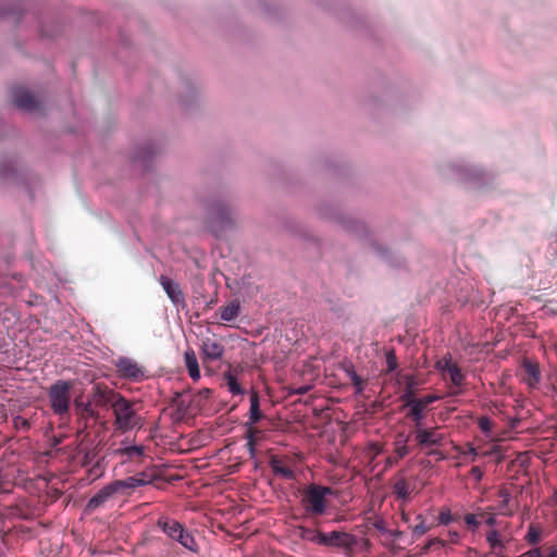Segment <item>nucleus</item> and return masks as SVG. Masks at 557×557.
Wrapping results in <instances>:
<instances>
[{"label": "nucleus", "instance_id": "nucleus-31", "mask_svg": "<svg viewBox=\"0 0 557 557\" xmlns=\"http://www.w3.org/2000/svg\"><path fill=\"white\" fill-rule=\"evenodd\" d=\"M386 366H387V372H393L397 369L398 362L396 354L393 349L386 351Z\"/></svg>", "mask_w": 557, "mask_h": 557}, {"label": "nucleus", "instance_id": "nucleus-28", "mask_svg": "<svg viewBox=\"0 0 557 557\" xmlns=\"http://www.w3.org/2000/svg\"><path fill=\"white\" fill-rule=\"evenodd\" d=\"M299 535L302 540H306V541H309V542L320 545L322 532L301 527L299 529Z\"/></svg>", "mask_w": 557, "mask_h": 557}, {"label": "nucleus", "instance_id": "nucleus-27", "mask_svg": "<svg viewBox=\"0 0 557 557\" xmlns=\"http://www.w3.org/2000/svg\"><path fill=\"white\" fill-rule=\"evenodd\" d=\"M447 373L449 374L450 382L455 387L459 388L462 386L465 382V374L457 363L455 366H449Z\"/></svg>", "mask_w": 557, "mask_h": 557}, {"label": "nucleus", "instance_id": "nucleus-13", "mask_svg": "<svg viewBox=\"0 0 557 557\" xmlns=\"http://www.w3.org/2000/svg\"><path fill=\"white\" fill-rule=\"evenodd\" d=\"M351 536L345 532L333 531L330 533H322L320 545L345 547L350 543Z\"/></svg>", "mask_w": 557, "mask_h": 557}, {"label": "nucleus", "instance_id": "nucleus-25", "mask_svg": "<svg viewBox=\"0 0 557 557\" xmlns=\"http://www.w3.org/2000/svg\"><path fill=\"white\" fill-rule=\"evenodd\" d=\"M221 320L225 322H231L235 320L240 311V306L237 301H232L226 306H223L219 309Z\"/></svg>", "mask_w": 557, "mask_h": 557}, {"label": "nucleus", "instance_id": "nucleus-19", "mask_svg": "<svg viewBox=\"0 0 557 557\" xmlns=\"http://www.w3.org/2000/svg\"><path fill=\"white\" fill-rule=\"evenodd\" d=\"M264 418V414L260 410V398L259 394L256 391H251L250 393V409H249V419L246 422L247 424H256L261 419Z\"/></svg>", "mask_w": 557, "mask_h": 557}, {"label": "nucleus", "instance_id": "nucleus-53", "mask_svg": "<svg viewBox=\"0 0 557 557\" xmlns=\"http://www.w3.org/2000/svg\"><path fill=\"white\" fill-rule=\"evenodd\" d=\"M554 500L557 502V491L554 493Z\"/></svg>", "mask_w": 557, "mask_h": 557}, {"label": "nucleus", "instance_id": "nucleus-38", "mask_svg": "<svg viewBox=\"0 0 557 557\" xmlns=\"http://www.w3.org/2000/svg\"><path fill=\"white\" fill-rule=\"evenodd\" d=\"M455 364L456 363H453L450 361V358H443L442 360L437 361L436 368L438 370H441L442 372L447 373L448 372V367L449 366H455Z\"/></svg>", "mask_w": 557, "mask_h": 557}, {"label": "nucleus", "instance_id": "nucleus-41", "mask_svg": "<svg viewBox=\"0 0 557 557\" xmlns=\"http://www.w3.org/2000/svg\"><path fill=\"white\" fill-rule=\"evenodd\" d=\"M351 383L357 387V391H362L363 380L356 372H352L351 374Z\"/></svg>", "mask_w": 557, "mask_h": 557}, {"label": "nucleus", "instance_id": "nucleus-16", "mask_svg": "<svg viewBox=\"0 0 557 557\" xmlns=\"http://www.w3.org/2000/svg\"><path fill=\"white\" fill-rule=\"evenodd\" d=\"M270 467L276 476H280L284 480L295 479L294 470L288 466L284 465V462L275 456L271 457Z\"/></svg>", "mask_w": 557, "mask_h": 557}, {"label": "nucleus", "instance_id": "nucleus-1", "mask_svg": "<svg viewBox=\"0 0 557 557\" xmlns=\"http://www.w3.org/2000/svg\"><path fill=\"white\" fill-rule=\"evenodd\" d=\"M94 401L97 406L106 407L111 405L115 414V422L120 430L126 431L134 426L135 410L132 403L126 400L120 394L101 385L96 386Z\"/></svg>", "mask_w": 557, "mask_h": 557}, {"label": "nucleus", "instance_id": "nucleus-39", "mask_svg": "<svg viewBox=\"0 0 557 557\" xmlns=\"http://www.w3.org/2000/svg\"><path fill=\"white\" fill-rule=\"evenodd\" d=\"M465 522L467 525L473 528V529H476L479 527V521L476 520V517L475 515L473 513H468L465 516Z\"/></svg>", "mask_w": 557, "mask_h": 557}, {"label": "nucleus", "instance_id": "nucleus-20", "mask_svg": "<svg viewBox=\"0 0 557 557\" xmlns=\"http://www.w3.org/2000/svg\"><path fill=\"white\" fill-rule=\"evenodd\" d=\"M238 368H233L224 373L225 384L233 395H243L245 393V389L238 383Z\"/></svg>", "mask_w": 557, "mask_h": 557}, {"label": "nucleus", "instance_id": "nucleus-7", "mask_svg": "<svg viewBox=\"0 0 557 557\" xmlns=\"http://www.w3.org/2000/svg\"><path fill=\"white\" fill-rule=\"evenodd\" d=\"M13 102L17 108L28 112L41 111V104L37 98L24 88H15L13 90Z\"/></svg>", "mask_w": 557, "mask_h": 557}, {"label": "nucleus", "instance_id": "nucleus-35", "mask_svg": "<svg viewBox=\"0 0 557 557\" xmlns=\"http://www.w3.org/2000/svg\"><path fill=\"white\" fill-rule=\"evenodd\" d=\"M453 521L451 512L448 508H444L440 511L438 523L447 525Z\"/></svg>", "mask_w": 557, "mask_h": 557}, {"label": "nucleus", "instance_id": "nucleus-6", "mask_svg": "<svg viewBox=\"0 0 557 557\" xmlns=\"http://www.w3.org/2000/svg\"><path fill=\"white\" fill-rule=\"evenodd\" d=\"M441 397L437 395H425L423 397L411 400L409 405L406 406V408H409L406 417L412 420L416 426L422 425V421L425 417L424 410L429 405L435 403Z\"/></svg>", "mask_w": 557, "mask_h": 557}, {"label": "nucleus", "instance_id": "nucleus-49", "mask_svg": "<svg viewBox=\"0 0 557 557\" xmlns=\"http://www.w3.org/2000/svg\"><path fill=\"white\" fill-rule=\"evenodd\" d=\"M485 522L487 525L493 527L496 523V518L494 516H490Z\"/></svg>", "mask_w": 557, "mask_h": 557}, {"label": "nucleus", "instance_id": "nucleus-17", "mask_svg": "<svg viewBox=\"0 0 557 557\" xmlns=\"http://www.w3.org/2000/svg\"><path fill=\"white\" fill-rule=\"evenodd\" d=\"M417 386H418V381L413 375L408 374L405 376V389L400 396V400L403 403L404 408H406V406L409 405V403L411 400H414L417 398L416 397Z\"/></svg>", "mask_w": 557, "mask_h": 557}, {"label": "nucleus", "instance_id": "nucleus-24", "mask_svg": "<svg viewBox=\"0 0 557 557\" xmlns=\"http://www.w3.org/2000/svg\"><path fill=\"white\" fill-rule=\"evenodd\" d=\"M486 542L491 547V552L497 556H503V550L505 549V543L500 537V534L497 530H491L486 533Z\"/></svg>", "mask_w": 557, "mask_h": 557}, {"label": "nucleus", "instance_id": "nucleus-51", "mask_svg": "<svg viewBox=\"0 0 557 557\" xmlns=\"http://www.w3.org/2000/svg\"><path fill=\"white\" fill-rule=\"evenodd\" d=\"M84 412L90 417H92L95 413H94V410L90 408V405H87L85 406L84 408Z\"/></svg>", "mask_w": 557, "mask_h": 557}, {"label": "nucleus", "instance_id": "nucleus-22", "mask_svg": "<svg viewBox=\"0 0 557 557\" xmlns=\"http://www.w3.org/2000/svg\"><path fill=\"white\" fill-rule=\"evenodd\" d=\"M116 368L119 373L124 377H136L139 373L137 363L127 358H120L116 361Z\"/></svg>", "mask_w": 557, "mask_h": 557}, {"label": "nucleus", "instance_id": "nucleus-45", "mask_svg": "<svg viewBox=\"0 0 557 557\" xmlns=\"http://www.w3.org/2000/svg\"><path fill=\"white\" fill-rule=\"evenodd\" d=\"M149 153V154H156V150L153 149H150L148 147H141V154H140V158H141V168L144 166V161H145V158H146V154Z\"/></svg>", "mask_w": 557, "mask_h": 557}, {"label": "nucleus", "instance_id": "nucleus-48", "mask_svg": "<svg viewBox=\"0 0 557 557\" xmlns=\"http://www.w3.org/2000/svg\"><path fill=\"white\" fill-rule=\"evenodd\" d=\"M448 536H449L450 542H453V543H457L459 540V534H458V532H455V531H449Z\"/></svg>", "mask_w": 557, "mask_h": 557}, {"label": "nucleus", "instance_id": "nucleus-15", "mask_svg": "<svg viewBox=\"0 0 557 557\" xmlns=\"http://www.w3.org/2000/svg\"><path fill=\"white\" fill-rule=\"evenodd\" d=\"M113 496V492L110 485H106L98 493H96L87 503L86 509L88 511H94L99 507H102L106 502Z\"/></svg>", "mask_w": 557, "mask_h": 557}, {"label": "nucleus", "instance_id": "nucleus-26", "mask_svg": "<svg viewBox=\"0 0 557 557\" xmlns=\"http://www.w3.org/2000/svg\"><path fill=\"white\" fill-rule=\"evenodd\" d=\"M499 497L502 498V502L497 508L498 513L503 516H512L515 512V509L509 505L510 503V493L506 488H502L498 492Z\"/></svg>", "mask_w": 557, "mask_h": 557}, {"label": "nucleus", "instance_id": "nucleus-34", "mask_svg": "<svg viewBox=\"0 0 557 557\" xmlns=\"http://www.w3.org/2000/svg\"><path fill=\"white\" fill-rule=\"evenodd\" d=\"M13 424H14L15 429L23 430V431H27L30 428L29 421L21 416H16L13 419Z\"/></svg>", "mask_w": 557, "mask_h": 557}, {"label": "nucleus", "instance_id": "nucleus-42", "mask_svg": "<svg viewBox=\"0 0 557 557\" xmlns=\"http://www.w3.org/2000/svg\"><path fill=\"white\" fill-rule=\"evenodd\" d=\"M470 474L478 481L480 482L483 478V471L481 470L480 467H472L471 470H470Z\"/></svg>", "mask_w": 557, "mask_h": 557}, {"label": "nucleus", "instance_id": "nucleus-5", "mask_svg": "<svg viewBox=\"0 0 557 557\" xmlns=\"http://www.w3.org/2000/svg\"><path fill=\"white\" fill-rule=\"evenodd\" d=\"M159 525L169 537L177 541L182 546L190 550H195L196 542L194 536L185 530V528L177 521H159Z\"/></svg>", "mask_w": 557, "mask_h": 557}, {"label": "nucleus", "instance_id": "nucleus-29", "mask_svg": "<svg viewBox=\"0 0 557 557\" xmlns=\"http://www.w3.org/2000/svg\"><path fill=\"white\" fill-rule=\"evenodd\" d=\"M247 430H246V438L247 441H250V442H256L258 443L262 436H263V431H261L260 429H258L257 426H255V424H245Z\"/></svg>", "mask_w": 557, "mask_h": 557}, {"label": "nucleus", "instance_id": "nucleus-46", "mask_svg": "<svg viewBox=\"0 0 557 557\" xmlns=\"http://www.w3.org/2000/svg\"><path fill=\"white\" fill-rule=\"evenodd\" d=\"M442 546H444V541L441 539H434L429 542V548Z\"/></svg>", "mask_w": 557, "mask_h": 557}, {"label": "nucleus", "instance_id": "nucleus-3", "mask_svg": "<svg viewBox=\"0 0 557 557\" xmlns=\"http://www.w3.org/2000/svg\"><path fill=\"white\" fill-rule=\"evenodd\" d=\"M73 386L72 381L59 380L49 387L48 396L53 413L63 417L69 412Z\"/></svg>", "mask_w": 557, "mask_h": 557}, {"label": "nucleus", "instance_id": "nucleus-11", "mask_svg": "<svg viewBox=\"0 0 557 557\" xmlns=\"http://www.w3.org/2000/svg\"><path fill=\"white\" fill-rule=\"evenodd\" d=\"M201 350L205 359L215 361L223 357L225 348L215 337H206L202 339Z\"/></svg>", "mask_w": 557, "mask_h": 557}, {"label": "nucleus", "instance_id": "nucleus-18", "mask_svg": "<svg viewBox=\"0 0 557 557\" xmlns=\"http://www.w3.org/2000/svg\"><path fill=\"white\" fill-rule=\"evenodd\" d=\"M411 433L406 434L405 432H398L395 435L393 446V453L397 455V457L405 458L410 453V447L408 446V442L410 440Z\"/></svg>", "mask_w": 557, "mask_h": 557}, {"label": "nucleus", "instance_id": "nucleus-52", "mask_svg": "<svg viewBox=\"0 0 557 557\" xmlns=\"http://www.w3.org/2000/svg\"><path fill=\"white\" fill-rule=\"evenodd\" d=\"M306 392H307V388H300V389L298 391V394H305Z\"/></svg>", "mask_w": 557, "mask_h": 557}, {"label": "nucleus", "instance_id": "nucleus-36", "mask_svg": "<svg viewBox=\"0 0 557 557\" xmlns=\"http://www.w3.org/2000/svg\"><path fill=\"white\" fill-rule=\"evenodd\" d=\"M418 519H420L421 521L413 528V533L417 536H421L429 531V528L425 525L424 520L422 519L421 516H419Z\"/></svg>", "mask_w": 557, "mask_h": 557}, {"label": "nucleus", "instance_id": "nucleus-23", "mask_svg": "<svg viewBox=\"0 0 557 557\" xmlns=\"http://www.w3.org/2000/svg\"><path fill=\"white\" fill-rule=\"evenodd\" d=\"M412 492V487L410 483L403 476L396 478L393 484V493L397 498L401 500H408L410 494Z\"/></svg>", "mask_w": 557, "mask_h": 557}, {"label": "nucleus", "instance_id": "nucleus-2", "mask_svg": "<svg viewBox=\"0 0 557 557\" xmlns=\"http://www.w3.org/2000/svg\"><path fill=\"white\" fill-rule=\"evenodd\" d=\"M333 490L329 486L319 484H309L301 491L300 505L308 518L315 519L324 516L329 508L327 495H332Z\"/></svg>", "mask_w": 557, "mask_h": 557}, {"label": "nucleus", "instance_id": "nucleus-54", "mask_svg": "<svg viewBox=\"0 0 557 557\" xmlns=\"http://www.w3.org/2000/svg\"><path fill=\"white\" fill-rule=\"evenodd\" d=\"M0 557H3V556L0 554Z\"/></svg>", "mask_w": 557, "mask_h": 557}, {"label": "nucleus", "instance_id": "nucleus-44", "mask_svg": "<svg viewBox=\"0 0 557 557\" xmlns=\"http://www.w3.org/2000/svg\"><path fill=\"white\" fill-rule=\"evenodd\" d=\"M524 556L525 557H544L543 554H542L541 548H539V547L528 550L524 554Z\"/></svg>", "mask_w": 557, "mask_h": 557}, {"label": "nucleus", "instance_id": "nucleus-9", "mask_svg": "<svg viewBox=\"0 0 557 557\" xmlns=\"http://www.w3.org/2000/svg\"><path fill=\"white\" fill-rule=\"evenodd\" d=\"M160 284L175 307L184 308L186 306L185 295L177 282L173 281L169 276L161 275Z\"/></svg>", "mask_w": 557, "mask_h": 557}, {"label": "nucleus", "instance_id": "nucleus-50", "mask_svg": "<svg viewBox=\"0 0 557 557\" xmlns=\"http://www.w3.org/2000/svg\"><path fill=\"white\" fill-rule=\"evenodd\" d=\"M544 557H557V548L550 547L549 553L547 554V556H544Z\"/></svg>", "mask_w": 557, "mask_h": 557}, {"label": "nucleus", "instance_id": "nucleus-12", "mask_svg": "<svg viewBox=\"0 0 557 557\" xmlns=\"http://www.w3.org/2000/svg\"><path fill=\"white\" fill-rule=\"evenodd\" d=\"M113 495H122L128 496L135 492L137 486H139V479L136 476H129L124 480H116L109 484Z\"/></svg>", "mask_w": 557, "mask_h": 557}, {"label": "nucleus", "instance_id": "nucleus-21", "mask_svg": "<svg viewBox=\"0 0 557 557\" xmlns=\"http://www.w3.org/2000/svg\"><path fill=\"white\" fill-rule=\"evenodd\" d=\"M184 359H185V366H186V368L188 370L189 376L194 381L199 380L200 379L199 364H198V360H197L196 354H195V351L191 348H188L185 351Z\"/></svg>", "mask_w": 557, "mask_h": 557}, {"label": "nucleus", "instance_id": "nucleus-4", "mask_svg": "<svg viewBox=\"0 0 557 557\" xmlns=\"http://www.w3.org/2000/svg\"><path fill=\"white\" fill-rule=\"evenodd\" d=\"M147 461L151 462V458L144 456L141 450V466L145 467V470L141 471V497H146L153 488L163 490L170 482L160 466L149 467Z\"/></svg>", "mask_w": 557, "mask_h": 557}, {"label": "nucleus", "instance_id": "nucleus-37", "mask_svg": "<svg viewBox=\"0 0 557 557\" xmlns=\"http://www.w3.org/2000/svg\"><path fill=\"white\" fill-rule=\"evenodd\" d=\"M384 451V445L382 443H371L369 445V453L373 455V457H376L377 455L382 454Z\"/></svg>", "mask_w": 557, "mask_h": 557}, {"label": "nucleus", "instance_id": "nucleus-30", "mask_svg": "<svg viewBox=\"0 0 557 557\" xmlns=\"http://www.w3.org/2000/svg\"><path fill=\"white\" fill-rule=\"evenodd\" d=\"M541 535H542L541 530L539 528H536L535 525L531 524L529 527L528 533L525 535V540L529 544L535 545L541 541Z\"/></svg>", "mask_w": 557, "mask_h": 557}, {"label": "nucleus", "instance_id": "nucleus-47", "mask_svg": "<svg viewBox=\"0 0 557 557\" xmlns=\"http://www.w3.org/2000/svg\"><path fill=\"white\" fill-rule=\"evenodd\" d=\"M257 444H258V443H256V442L247 441L246 446L248 447V450H249V454H250V456H251V457H253V456H255V454H256V445H257Z\"/></svg>", "mask_w": 557, "mask_h": 557}, {"label": "nucleus", "instance_id": "nucleus-14", "mask_svg": "<svg viewBox=\"0 0 557 557\" xmlns=\"http://www.w3.org/2000/svg\"><path fill=\"white\" fill-rule=\"evenodd\" d=\"M523 381L530 386L534 387L541 380V372L539 364L528 359L522 363Z\"/></svg>", "mask_w": 557, "mask_h": 557}, {"label": "nucleus", "instance_id": "nucleus-43", "mask_svg": "<svg viewBox=\"0 0 557 557\" xmlns=\"http://www.w3.org/2000/svg\"><path fill=\"white\" fill-rule=\"evenodd\" d=\"M123 454H126L128 456L133 455H139V447L138 446H129L122 450Z\"/></svg>", "mask_w": 557, "mask_h": 557}, {"label": "nucleus", "instance_id": "nucleus-10", "mask_svg": "<svg viewBox=\"0 0 557 557\" xmlns=\"http://www.w3.org/2000/svg\"><path fill=\"white\" fill-rule=\"evenodd\" d=\"M211 215V230L218 235L220 231L224 230L226 226L231 225V211L224 205H218L213 208Z\"/></svg>", "mask_w": 557, "mask_h": 557}, {"label": "nucleus", "instance_id": "nucleus-32", "mask_svg": "<svg viewBox=\"0 0 557 557\" xmlns=\"http://www.w3.org/2000/svg\"><path fill=\"white\" fill-rule=\"evenodd\" d=\"M478 425L483 433L488 434L492 431L493 421L488 417L482 416L478 419Z\"/></svg>", "mask_w": 557, "mask_h": 557}, {"label": "nucleus", "instance_id": "nucleus-40", "mask_svg": "<svg viewBox=\"0 0 557 557\" xmlns=\"http://www.w3.org/2000/svg\"><path fill=\"white\" fill-rule=\"evenodd\" d=\"M401 459L403 457H397V455L393 453V455L388 456L385 459V468H392L393 466L397 465Z\"/></svg>", "mask_w": 557, "mask_h": 557}, {"label": "nucleus", "instance_id": "nucleus-8", "mask_svg": "<svg viewBox=\"0 0 557 557\" xmlns=\"http://www.w3.org/2000/svg\"><path fill=\"white\" fill-rule=\"evenodd\" d=\"M414 440L420 447L440 446L444 436L437 432V428L416 426Z\"/></svg>", "mask_w": 557, "mask_h": 557}, {"label": "nucleus", "instance_id": "nucleus-33", "mask_svg": "<svg viewBox=\"0 0 557 557\" xmlns=\"http://www.w3.org/2000/svg\"><path fill=\"white\" fill-rule=\"evenodd\" d=\"M458 453L461 456L469 457L471 462L475 461L478 457V450L472 444H468L467 448L459 450Z\"/></svg>", "mask_w": 557, "mask_h": 557}]
</instances>
